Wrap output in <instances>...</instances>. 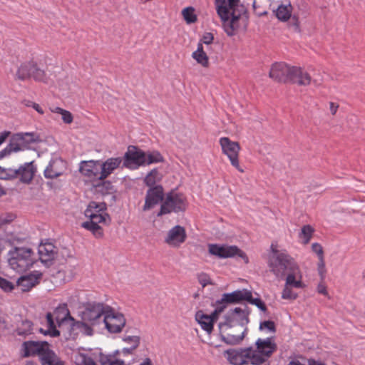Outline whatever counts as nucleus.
<instances>
[{
  "mask_svg": "<svg viewBox=\"0 0 365 365\" xmlns=\"http://www.w3.org/2000/svg\"><path fill=\"white\" fill-rule=\"evenodd\" d=\"M250 312L247 306L244 309L235 307L227 314L225 321L220 323L219 329L222 340L227 344H239L247 331Z\"/></svg>",
  "mask_w": 365,
  "mask_h": 365,
  "instance_id": "2",
  "label": "nucleus"
},
{
  "mask_svg": "<svg viewBox=\"0 0 365 365\" xmlns=\"http://www.w3.org/2000/svg\"><path fill=\"white\" fill-rule=\"evenodd\" d=\"M224 356L230 364L232 365H261L263 359L255 352L252 347L230 349L224 351Z\"/></svg>",
  "mask_w": 365,
  "mask_h": 365,
  "instance_id": "6",
  "label": "nucleus"
},
{
  "mask_svg": "<svg viewBox=\"0 0 365 365\" xmlns=\"http://www.w3.org/2000/svg\"><path fill=\"white\" fill-rule=\"evenodd\" d=\"M292 67L284 63H274L269 71V76L277 82L287 83L289 82Z\"/></svg>",
  "mask_w": 365,
  "mask_h": 365,
  "instance_id": "21",
  "label": "nucleus"
},
{
  "mask_svg": "<svg viewBox=\"0 0 365 365\" xmlns=\"http://www.w3.org/2000/svg\"><path fill=\"white\" fill-rule=\"evenodd\" d=\"M83 310L78 314L81 320H76L75 324H71V328L86 336L93 334V327L100 324L101 317L105 316L108 305L101 302H88L83 304Z\"/></svg>",
  "mask_w": 365,
  "mask_h": 365,
  "instance_id": "3",
  "label": "nucleus"
},
{
  "mask_svg": "<svg viewBox=\"0 0 365 365\" xmlns=\"http://www.w3.org/2000/svg\"><path fill=\"white\" fill-rule=\"evenodd\" d=\"M53 317L51 313L46 314V320L49 327L48 332L51 336H58L60 335V331L56 328Z\"/></svg>",
  "mask_w": 365,
  "mask_h": 365,
  "instance_id": "42",
  "label": "nucleus"
},
{
  "mask_svg": "<svg viewBox=\"0 0 365 365\" xmlns=\"http://www.w3.org/2000/svg\"><path fill=\"white\" fill-rule=\"evenodd\" d=\"M165 197L164 189L162 185H158L157 186L149 188L146 192L143 211H148L160 202L163 203Z\"/></svg>",
  "mask_w": 365,
  "mask_h": 365,
  "instance_id": "18",
  "label": "nucleus"
},
{
  "mask_svg": "<svg viewBox=\"0 0 365 365\" xmlns=\"http://www.w3.org/2000/svg\"><path fill=\"white\" fill-rule=\"evenodd\" d=\"M208 252L210 255L219 258H229L237 255L243 259L245 263H248L249 262L246 254L235 245L209 244Z\"/></svg>",
  "mask_w": 365,
  "mask_h": 365,
  "instance_id": "12",
  "label": "nucleus"
},
{
  "mask_svg": "<svg viewBox=\"0 0 365 365\" xmlns=\"http://www.w3.org/2000/svg\"><path fill=\"white\" fill-rule=\"evenodd\" d=\"M40 141L39 137L34 133H16L11 136L9 143L0 152V159L12 153L29 148L31 143Z\"/></svg>",
  "mask_w": 365,
  "mask_h": 365,
  "instance_id": "8",
  "label": "nucleus"
},
{
  "mask_svg": "<svg viewBox=\"0 0 365 365\" xmlns=\"http://www.w3.org/2000/svg\"><path fill=\"white\" fill-rule=\"evenodd\" d=\"M41 365H65V362L51 349L47 348L40 359Z\"/></svg>",
  "mask_w": 365,
  "mask_h": 365,
  "instance_id": "31",
  "label": "nucleus"
},
{
  "mask_svg": "<svg viewBox=\"0 0 365 365\" xmlns=\"http://www.w3.org/2000/svg\"><path fill=\"white\" fill-rule=\"evenodd\" d=\"M317 291L319 293L322 294L325 296L328 295V292L327 291V287L323 284H319V285L317 287Z\"/></svg>",
  "mask_w": 365,
  "mask_h": 365,
  "instance_id": "61",
  "label": "nucleus"
},
{
  "mask_svg": "<svg viewBox=\"0 0 365 365\" xmlns=\"http://www.w3.org/2000/svg\"><path fill=\"white\" fill-rule=\"evenodd\" d=\"M255 344L257 349H252V351L255 352L257 356L258 355L263 359V363H264L277 349V345L272 341V337H268L266 339H259Z\"/></svg>",
  "mask_w": 365,
  "mask_h": 365,
  "instance_id": "22",
  "label": "nucleus"
},
{
  "mask_svg": "<svg viewBox=\"0 0 365 365\" xmlns=\"http://www.w3.org/2000/svg\"><path fill=\"white\" fill-rule=\"evenodd\" d=\"M97 190L102 195L108 194L113 190V186L110 181H104L95 185Z\"/></svg>",
  "mask_w": 365,
  "mask_h": 365,
  "instance_id": "44",
  "label": "nucleus"
},
{
  "mask_svg": "<svg viewBox=\"0 0 365 365\" xmlns=\"http://www.w3.org/2000/svg\"><path fill=\"white\" fill-rule=\"evenodd\" d=\"M106 210V203L92 201L85 210V216L89 220H100L103 221V225H108L110 223V217Z\"/></svg>",
  "mask_w": 365,
  "mask_h": 365,
  "instance_id": "14",
  "label": "nucleus"
},
{
  "mask_svg": "<svg viewBox=\"0 0 365 365\" xmlns=\"http://www.w3.org/2000/svg\"><path fill=\"white\" fill-rule=\"evenodd\" d=\"M39 259L46 267H50L60 259L58 248L51 242L38 246Z\"/></svg>",
  "mask_w": 365,
  "mask_h": 365,
  "instance_id": "16",
  "label": "nucleus"
},
{
  "mask_svg": "<svg viewBox=\"0 0 365 365\" xmlns=\"http://www.w3.org/2000/svg\"><path fill=\"white\" fill-rule=\"evenodd\" d=\"M0 287L5 292H10L14 289V285L11 282L0 277Z\"/></svg>",
  "mask_w": 365,
  "mask_h": 365,
  "instance_id": "53",
  "label": "nucleus"
},
{
  "mask_svg": "<svg viewBox=\"0 0 365 365\" xmlns=\"http://www.w3.org/2000/svg\"><path fill=\"white\" fill-rule=\"evenodd\" d=\"M215 4L227 36H234L242 26L246 29L248 14L246 7L240 0H215Z\"/></svg>",
  "mask_w": 365,
  "mask_h": 365,
  "instance_id": "1",
  "label": "nucleus"
},
{
  "mask_svg": "<svg viewBox=\"0 0 365 365\" xmlns=\"http://www.w3.org/2000/svg\"><path fill=\"white\" fill-rule=\"evenodd\" d=\"M312 250L317 255L318 258L324 257L323 248L320 244L313 243L312 245Z\"/></svg>",
  "mask_w": 365,
  "mask_h": 365,
  "instance_id": "57",
  "label": "nucleus"
},
{
  "mask_svg": "<svg viewBox=\"0 0 365 365\" xmlns=\"http://www.w3.org/2000/svg\"><path fill=\"white\" fill-rule=\"evenodd\" d=\"M41 275L38 274V277L33 274L22 276L17 280V286L21 287L22 292H27L38 284Z\"/></svg>",
  "mask_w": 365,
  "mask_h": 365,
  "instance_id": "32",
  "label": "nucleus"
},
{
  "mask_svg": "<svg viewBox=\"0 0 365 365\" xmlns=\"http://www.w3.org/2000/svg\"><path fill=\"white\" fill-rule=\"evenodd\" d=\"M13 220L11 216H0V229L3 225L10 223Z\"/></svg>",
  "mask_w": 365,
  "mask_h": 365,
  "instance_id": "60",
  "label": "nucleus"
},
{
  "mask_svg": "<svg viewBox=\"0 0 365 365\" xmlns=\"http://www.w3.org/2000/svg\"><path fill=\"white\" fill-rule=\"evenodd\" d=\"M48 346L45 341H26L21 345V354L24 357L38 356L40 359Z\"/></svg>",
  "mask_w": 365,
  "mask_h": 365,
  "instance_id": "17",
  "label": "nucleus"
},
{
  "mask_svg": "<svg viewBox=\"0 0 365 365\" xmlns=\"http://www.w3.org/2000/svg\"><path fill=\"white\" fill-rule=\"evenodd\" d=\"M63 163L60 159L51 160L48 165L44 170V176L46 178L53 179L63 174Z\"/></svg>",
  "mask_w": 365,
  "mask_h": 365,
  "instance_id": "27",
  "label": "nucleus"
},
{
  "mask_svg": "<svg viewBox=\"0 0 365 365\" xmlns=\"http://www.w3.org/2000/svg\"><path fill=\"white\" fill-rule=\"evenodd\" d=\"M52 314L56 322L59 324L67 320L71 322V324H75L76 319L71 316L70 311L66 303L59 304Z\"/></svg>",
  "mask_w": 365,
  "mask_h": 365,
  "instance_id": "30",
  "label": "nucleus"
},
{
  "mask_svg": "<svg viewBox=\"0 0 365 365\" xmlns=\"http://www.w3.org/2000/svg\"><path fill=\"white\" fill-rule=\"evenodd\" d=\"M227 304V302L222 301V297L220 300H217L215 303V309L212 313V316H215V318H217V316L225 309Z\"/></svg>",
  "mask_w": 365,
  "mask_h": 365,
  "instance_id": "47",
  "label": "nucleus"
},
{
  "mask_svg": "<svg viewBox=\"0 0 365 365\" xmlns=\"http://www.w3.org/2000/svg\"><path fill=\"white\" fill-rule=\"evenodd\" d=\"M15 331L18 336L26 337L33 334V323L29 320H22Z\"/></svg>",
  "mask_w": 365,
  "mask_h": 365,
  "instance_id": "37",
  "label": "nucleus"
},
{
  "mask_svg": "<svg viewBox=\"0 0 365 365\" xmlns=\"http://www.w3.org/2000/svg\"><path fill=\"white\" fill-rule=\"evenodd\" d=\"M187 239V233L184 227L175 225L168 230L165 242L171 247L178 248L183 244Z\"/></svg>",
  "mask_w": 365,
  "mask_h": 365,
  "instance_id": "20",
  "label": "nucleus"
},
{
  "mask_svg": "<svg viewBox=\"0 0 365 365\" xmlns=\"http://www.w3.org/2000/svg\"><path fill=\"white\" fill-rule=\"evenodd\" d=\"M163 175L157 168L151 170L145 177L143 182L149 188L157 186L156 183L160 182Z\"/></svg>",
  "mask_w": 365,
  "mask_h": 365,
  "instance_id": "36",
  "label": "nucleus"
},
{
  "mask_svg": "<svg viewBox=\"0 0 365 365\" xmlns=\"http://www.w3.org/2000/svg\"><path fill=\"white\" fill-rule=\"evenodd\" d=\"M213 39H214L213 34L212 33L207 32L203 35L200 43H202V44L205 43V44L209 45L212 42Z\"/></svg>",
  "mask_w": 365,
  "mask_h": 365,
  "instance_id": "58",
  "label": "nucleus"
},
{
  "mask_svg": "<svg viewBox=\"0 0 365 365\" xmlns=\"http://www.w3.org/2000/svg\"><path fill=\"white\" fill-rule=\"evenodd\" d=\"M329 111L332 115H335L339 108V105L334 102H329Z\"/></svg>",
  "mask_w": 365,
  "mask_h": 365,
  "instance_id": "59",
  "label": "nucleus"
},
{
  "mask_svg": "<svg viewBox=\"0 0 365 365\" xmlns=\"http://www.w3.org/2000/svg\"><path fill=\"white\" fill-rule=\"evenodd\" d=\"M318 273L320 276L321 280L323 281L325 278L326 268L324 257L319 258V262L317 264Z\"/></svg>",
  "mask_w": 365,
  "mask_h": 365,
  "instance_id": "51",
  "label": "nucleus"
},
{
  "mask_svg": "<svg viewBox=\"0 0 365 365\" xmlns=\"http://www.w3.org/2000/svg\"><path fill=\"white\" fill-rule=\"evenodd\" d=\"M182 15L187 24H192L197 21V16L192 7L185 8L182 11Z\"/></svg>",
  "mask_w": 365,
  "mask_h": 365,
  "instance_id": "41",
  "label": "nucleus"
},
{
  "mask_svg": "<svg viewBox=\"0 0 365 365\" xmlns=\"http://www.w3.org/2000/svg\"><path fill=\"white\" fill-rule=\"evenodd\" d=\"M289 82L300 86H307L312 83V77L301 67L292 66Z\"/></svg>",
  "mask_w": 365,
  "mask_h": 365,
  "instance_id": "24",
  "label": "nucleus"
},
{
  "mask_svg": "<svg viewBox=\"0 0 365 365\" xmlns=\"http://www.w3.org/2000/svg\"><path fill=\"white\" fill-rule=\"evenodd\" d=\"M103 322L110 333H120L125 327L126 320L123 314L115 312L110 307L108 306Z\"/></svg>",
  "mask_w": 365,
  "mask_h": 365,
  "instance_id": "13",
  "label": "nucleus"
},
{
  "mask_svg": "<svg viewBox=\"0 0 365 365\" xmlns=\"http://www.w3.org/2000/svg\"><path fill=\"white\" fill-rule=\"evenodd\" d=\"M163 162H164V158L159 151L145 152V165Z\"/></svg>",
  "mask_w": 365,
  "mask_h": 365,
  "instance_id": "40",
  "label": "nucleus"
},
{
  "mask_svg": "<svg viewBox=\"0 0 365 365\" xmlns=\"http://www.w3.org/2000/svg\"><path fill=\"white\" fill-rule=\"evenodd\" d=\"M23 103L26 106V107H32L34 110H36L39 114H43V110L41 108V107L36 103L35 102H33L31 101H29V100H24L23 101Z\"/></svg>",
  "mask_w": 365,
  "mask_h": 365,
  "instance_id": "54",
  "label": "nucleus"
},
{
  "mask_svg": "<svg viewBox=\"0 0 365 365\" xmlns=\"http://www.w3.org/2000/svg\"><path fill=\"white\" fill-rule=\"evenodd\" d=\"M271 6V0H254L253 8L259 16L266 15Z\"/></svg>",
  "mask_w": 365,
  "mask_h": 365,
  "instance_id": "38",
  "label": "nucleus"
},
{
  "mask_svg": "<svg viewBox=\"0 0 365 365\" xmlns=\"http://www.w3.org/2000/svg\"><path fill=\"white\" fill-rule=\"evenodd\" d=\"M34 252L29 247H15L8 254L9 266L18 272L29 269L34 264Z\"/></svg>",
  "mask_w": 365,
  "mask_h": 365,
  "instance_id": "7",
  "label": "nucleus"
},
{
  "mask_svg": "<svg viewBox=\"0 0 365 365\" xmlns=\"http://www.w3.org/2000/svg\"><path fill=\"white\" fill-rule=\"evenodd\" d=\"M270 250L268 267L277 279H284L287 273L299 267L295 259L286 250H278L277 244L272 243Z\"/></svg>",
  "mask_w": 365,
  "mask_h": 365,
  "instance_id": "4",
  "label": "nucleus"
},
{
  "mask_svg": "<svg viewBox=\"0 0 365 365\" xmlns=\"http://www.w3.org/2000/svg\"><path fill=\"white\" fill-rule=\"evenodd\" d=\"M259 329L260 330L267 329L271 333L274 334L276 332L275 324L273 321H269V320L264 321L260 323Z\"/></svg>",
  "mask_w": 365,
  "mask_h": 365,
  "instance_id": "48",
  "label": "nucleus"
},
{
  "mask_svg": "<svg viewBox=\"0 0 365 365\" xmlns=\"http://www.w3.org/2000/svg\"><path fill=\"white\" fill-rule=\"evenodd\" d=\"M219 143L221 146L222 153L228 158L231 165L239 172L243 173L244 170L241 168L239 161V153L240 150V145L239 143L232 141L227 137L221 138Z\"/></svg>",
  "mask_w": 365,
  "mask_h": 365,
  "instance_id": "11",
  "label": "nucleus"
},
{
  "mask_svg": "<svg viewBox=\"0 0 365 365\" xmlns=\"http://www.w3.org/2000/svg\"><path fill=\"white\" fill-rule=\"evenodd\" d=\"M31 78L36 81L44 82L47 81V76L45 71L41 68L36 62H32Z\"/></svg>",
  "mask_w": 365,
  "mask_h": 365,
  "instance_id": "39",
  "label": "nucleus"
},
{
  "mask_svg": "<svg viewBox=\"0 0 365 365\" xmlns=\"http://www.w3.org/2000/svg\"><path fill=\"white\" fill-rule=\"evenodd\" d=\"M187 207V197L183 194L170 192L166 194L157 216L160 217L171 212H184Z\"/></svg>",
  "mask_w": 365,
  "mask_h": 365,
  "instance_id": "10",
  "label": "nucleus"
},
{
  "mask_svg": "<svg viewBox=\"0 0 365 365\" xmlns=\"http://www.w3.org/2000/svg\"><path fill=\"white\" fill-rule=\"evenodd\" d=\"M77 365H97L96 362L88 356L82 354L79 356Z\"/></svg>",
  "mask_w": 365,
  "mask_h": 365,
  "instance_id": "52",
  "label": "nucleus"
},
{
  "mask_svg": "<svg viewBox=\"0 0 365 365\" xmlns=\"http://www.w3.org/2000/svg\"><path fill=\"white\" fill-rule=\"evenodd\" d=\"M9 131H4L3 133H0V145L5 141V140L9 137Z\"/></svg>",
  "mask_w": 365,
  "mask_h": 365,
  "instance_id": "62",
  "label": "nucleus"
},
{
  "mask_svg": "<svg viewBox=\"0 0 365 365\" xmlns=\"http://www.w3.org/2000/svg\"><path fill=\"white\" fill-rule=\"evenodd\" d=\"M99 224H103L100 220H89L82 223V227L89 230L96 238H101L103 236V230Z\"/></svg>",
  "mask_w": 365,
  "mask_h": 365,
  "instance_id": "33",
  "label": "nucleus"
},
{
  "mask_svg": "<svg viewBox=\"0 0 365 365\" xmlns=\"http://www.w3.org/2000/svg\"><path fill=\"white\" fill-rule=\"evenodd\" d=\"M192 57L203 68H208L210 66L209 58L203 49L202 43H198L197 48L192 54Z\"/></svg>",
  "mask_w": 365,
  "mask_h": 365,
  "instance_id": "34",
  "label": "nucleus"
},
{
  "mask_svg": "<svg viewBox=\"0 0 365 365\" xmlns=\"http://www.w3.org/2000/svg\"><path fill=\"white\" fill-rule=\"evenodd\" d=\"M79 172L91 181L100 180V161L93 160L81 161L79 164Z\"/></svg>",
  "mask_w": 365,
  "mask_h": 365,
  "instance_id": "19",
  "label": "nucleus"
},
{
  "mask_svg": "<svg viewBox=\"0 0 365 365\" xmlns=\"http://www.w3.org/2000/svg\"><path fill=\"white\" fill-rule=\"evenodd\" d=\"M51 111L52 113H59L61 115L62 112L64 110V109L60 108V107H55L53 108H50Z\"/></svg>",
  "mask_w": 365,
  "mask_h": 365,
  "instance_id": "64",
  "label": "nucleus"
},
{
  "mask_svg": "<svg viewBox=\"0 0 365 365\" xmlns=\"http://www.w3.org/2000/svg\"><path fill=\"white\" fill-rule=\"evenodd\" d=\"M50 269L53 283L62 284L73 279L78 266L77 259L70 255L66 259H59Z\"/></svg>",
  "mask_w": 365,
  "mask_h": 365,
  "instance_id": "5",
  "label": "nucleus"
},
{
  "mask_svg": "<svg viewBox=\"0 0 365 365\" xmlns=\"http://www.w3.org/2000/svg\"><path fill=\"white\" fill-rule=\"evenodd\" d=\"M284 285L295 289H303L306 287L302 282V274L299 267L286 274Z\"/></svg>",
  "mask_w": 365,
  "mask_h": 365,
  "instance_id": "28",
  "label": "nucleus"
},
{
  "mask_svg": "<svg viewBox=\"0 0 365 365\" xmlns=\"http://www.w3.org/2000/svg\"><path fill=\"white\" fill-rule=\"evenodd\" d=\"M251 297V292L245 289H238L230 293H225L222 294V301L228 304H238L246 299H249Z\"/></svg>",
  "mask_w": 365,
  "mask_h": 365,
  "instance_id": "25",
  "label": "nucleus"
},
{
  "mask_svg": "<svg viewBox=\"0 0 365 365\" xmlns=\"http://www.w3.org/2000/svg\"><path fill=\"white\" fill-rule=\"evenodd\" d=\"M126 342L132 344L133 349H136L140 344V337L138 336H129L123 339Z\"/></svg>",
  "mask_w": 365,
  "mask_h": 365,
  "instance_id": "55",
  "label": "nucleus"
},
{
  "mask_svg": "<svg viewBox=\"0 0 365 365\" xmlns=\"http://www.w3.org/2000/svg\"><path fill=\"white\" fill-rule=\"evenodd\" d=\"M122 163L120 158H110L101 164L100 180H103L110 175Z\"/></svg>",
  "mask_w": 365,
  "mask_h": 365,
  "instance_id": "26",
  "label": "nucleus"
},
{
  "mask_svg": "<svg viewBox=\"0 0 365 365\" xmlns=\"http://www.w3.org/2000/svg\"><path fill=\"white\" fill-rule=\"evenodd\" d=\"M248 302H250L252 304L255 305L262 312L267 311V307L265 304L259 299V298H253L252 294H251L250 298L249 299H246Z\"/></svg>",
  "mask_w": 365,
  "mask_h": 365,
  "instance_id": "49",
  "label": "nucleus"
},
{
  "mask_svg": "<svg viewBox=\"0 0 365 365\" xmlns=\"http://www.w3.org/2000/svg\"><path fill=\"white\" fill-rule=\"evenodd\" d=\"M123 165L129 169L145 165V152L135 146H129L125 153Z\"/></svg>",
  "mask_w": 365,
  "mask_h": 365,
  "instance_id": "15",
  "label": "nucleus"
},
{
  "mask_svg": "<svg viewBox=\"0 0 365 365\" xmlns=\"http://www.w3.org/2000/svg\"><path fill=\"white\" fill-rule=\"evenodd\" d=\"M314 229L309 225L302 227L300 235L304 237V243L307 244L312 238Z\"/></svg>",
  "mask_w": 365,
  "mask_h": 365,
  "instance_id": "46",
  "label": "nucleus"
},
{
  "mask_svg": "<svg viewBox=\"0 0 365 365\" xmlns=\"http://www.w3.org/2000/svg\"><path fill=\"white\" fill-rule=\"evenodd\" d=\"M308 365H326L324 362L313 359H308Z\"/></svg>",
  "mask_w": 365,
  "mask_h": 365,
  "instance_id": "63",
  "label": "nucleus"
},
{
  "mask_svg": "<svg viewBox=\"0 0 365 365\" xmlns=\"http://www.w3.org/2000/svg\"><path fill=\"white\" fill-rule=\"evenodd\" d=\"M62 120L66 124H70L73 122V117L71 113L68 110H64L62 113Z\"/></svg>",
  "mask_w": 365,
  "mask_h": 365,
  "instance_id": "56",
  "label": "nucleus"
},
{
  "mask_svg": "<svg viewBox=\"0 0 365 365\" xmlns=\"http://www.w3.org/2000/svg\"><path fill=\"white\" fill-rule=\"evenodd\" d=\"M101 365H124V361L119 359H115L111 356L102 355L100 357Z\"/></svg>",
  "mask_w": 365,
  "mask_h": 365,
  "instance_id": "45",
  "label": "nucleus"
},
{
  "mask_svg": "<svg viewBox=\"0 0 365 365\" xmlns=\"http://www.w3.org/2000/svg\"><path fill=\"white\" fill-rule=\"evenodd\" d=\"M195 319L200 324L202 329L210 334L213 329L214 322L217 319L212 314H205L202 310H199L195 314Z\"/></svg>",
  "mask_w": 365,
  "mask_h": 365,
  "instance_id": "29",
  "label": "nucleus"
},
{
  "mask_svg": "<svg viewBox=\"0 0 365 365\" xmlns=\"http://www.w3.org/2000/svg\"><path fill=\"white\" fill-rule=\"evenodd\" d=\"M32 62L29 61L22 63L16 71V78L21 81L31 78Z\"/></svg>",
  "mask_w": 365,
  "mask_h": 365,
  "instance_id": "35",
  "label": "nucleus"
},
{
  "mask_svg": "<svg viewBox=\"0 0 365 365\" xmlns=\"http://www.w3.org/2000/svg\"><path fill=\"white\" fill-rule=\"evenodd\" d=\"M292 6L289 2L287 4H281L278 6L275 12L277 18L281 21H287L291 19L290 26H292L295 31H299V22L297 17L292 16Z\"/></svg>",
  "mask_w": 365,
  "mask_h": 365,
  "instance_id": "23",
  "label": "nucleus"
},
{
  "mask_svg": "<svg viewBox=\"0 0 365 365\" xmlns=\"http://www.w3.org/2000/svg\"><path fill=\"white\" fill-rule=\"evenodd\" d=\"M295 288L293 287L284 285L282 292V298L288 300L296 299L298 297V294L293 290Z\"/></svg>",
  "mask_w": 365,
  "mask_h": 365,
  "instance_id": "43",
  "label": "nucleus"
},
{
  "mask_svg": "<svg viewBox=\"0 0 365 365\" xmlns=\"http://www.w3.org/2000/svg\"><path fill=\"white\" fill-rule=\"evenodd\" d=\"M36 172L34 162L26 163L18 169L4 168L0 166V179L12 180L19 178V180L29 184L33 180Z\"/></svg>",
  "mask_w": 365,
  "mask_h": 365,
  "instance_id": "9",
  "label": "nucleus"
},
{
  "mask_svg": "<svg viewBox=\"0 0 365 365\" xmlns=\"http://www.w3.org/2000/svg\"><path fill=\"white\" fill-rule=\"evenodd\" d=\"M197 279H198L199 283L203 287H205V286H207L208 284H212L210 276L207 274L204 273V272H201V273L198 274Z\"/></svg>",
  "mask_w": 365,
  "mask_h": 365,
  "instance_id": "50",
  "label": "nucleus"
}]
</instances>
